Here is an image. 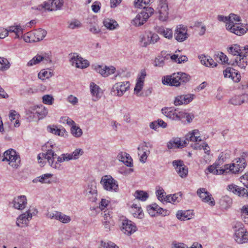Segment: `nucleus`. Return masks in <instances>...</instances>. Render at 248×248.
I'll use <instances>...</instances> for the list:
<instances>
[{"mask_svg":"<svg viewBox=\"0 0 248 248\" xmlns=\"http://www.w3.org/2000/svg\"><path fill=\"white\" fill-rule=\"evenodd\" d=\"M187 31V28L186 26L182 25H178L175 31V39L180 42L184 41L188 37Z\"/></svg>","mask_w":248,"mask_h":248,"instance_id":"nucleus-14","label":"nucleus"},{"mask_svg":"<svg viewBox=\"0 0 248 248\" xmlns=\"http://www.w3.org/2000/svg\"><path fill=\"white\" fill-rule=\"evenodd\" d=\"M178 73V79L179 82H180V86L181 84H184L188 82L190 80L191 77L189 75L183 72Z\"/></svg>","mask_w":248,"mask_h":248,"instance_id":"nucleus-37","label":"nucleus"},{"mask_svg":"<svg viewBox=\"0 0 248 248\" xmlns=\"http://www.w3.org/2000/svg\"><path fill=\"white\" fill-rule=\"evenodd\" d=\"M130 83L128 81L119 82L115 83L111 90V93L117 96H122L129 90Z\"/></svg>","mask_w":248,"mask_h":248,"instance_id":"nucleus-7","label":"nucleus"},{"mask_svg":"<svg viewBox=\"0 0 248 248\" xmlns=\"http://www.w3.org/2000/svg\"><path fill=\"white\" fill-rule=\"evenodd\" d=\"M140 44L142 47H147L148 45L151 44L149 35L147 36L140 35Z\"/></svg>","mask_w":248,"mask_h":248,"instance_id":"nucleus-42","label":"nucleus"},{"mask_svg":"<svg viewBox=\"0 0 248 248\" xmlns=\"http://www.w3.org/2000/svg\"><path fill=\"white\" fill-rule=\"evenodd\" d=\"M159 14V19L162 21H165L168 18L169 8L167 0H160L157 8Z\"/></svg>","mask_w":248,"mask_h":248,"instance_id":"nucleus-10","label":"nucleus"},{"mask_svg":"<svg viewBox=\"0 0 248 248\" xmlns=\"http://www.w3.org/2000/svg\"><path fill=\"white\" fill-rule=\"evenodd\" d=\"M103 223L107 231L110 230L114 225L113 220L110 218L108 220H104Z\"/></svg>","mask_w":248,"mask_h":248,"instance_id":"nucleus-56","label":"nucleus"},{"mask_svg":"<svg viewBox=\"0 0 248 248\" xmlns=\"http://www.w3.org/2000/svg\"><path fill=\"white\" fill-rule=\"evenodd\" d=\"M46 35V31L42 29H39L36 30L34 33L35 39L34 42L42 40Z\"/></svg>","mask_w":248,"mask_h":248,"instance_id":"nucleus-33","label":"nucleus"},{"mask_svg":"<svg viewBox=\"0 0 248 248\" xmlns=\"http://www.w3.org/2000/svg\"><path fill=\"white\" fill-rule=\"evenodd\" d=\"M178 75L179 73H173L170 76L164 77L162 80V83L164 85L171 86H180V82H179L178 79Z\"/></svg>","mask_w":248,"mask_h":248,"instance_id":"nucleus-16","label":"nucleus"},{"mask_svg":"<svg viewBox=\"0 0 248 248\" xmlns=\"http://www.w3.org/2000/svg\"><path fill=\"white\" fill-rule=\"evenodd\" d=\"M9 32H14L16 34L15 38H19L23 34V29L20 26H13L9 27L6 30Z\"/></svg>","mask_w":248,"mask_h":248,"instance_id":"nucleus-32","label":"nucleus"},{"mask_svg":"<svg viewBox=\"0 0 248 248\" xmlns=\"http://www.w3.org/2000/svg\"><path fill=\"white\" fill-rule=\"evenodd\" d=\"M179 117L180 119L178 121L182 123H190L194 118V115L192 113H187L185 111H179Z\"/></svg>","mask_w":248,"mask_h":248,"instance_id":"nucleus-26","label":"nucleus"},{"mask_svg":"<svg viewBox=\"0 0 248 248\" xmlns=\"http://www.w3.org/2000/svg\"><path fill=\"white\" fill-rule=\"evenodd\" d=\"M51 7L50 8L52 11H55L60 9L63 4V0H52L51 2ZM48 8H50L49 7Z\"/></svg>","mask_w":248,"mask_h":248,"instance_id":"nucleus-41","label":"nucleus"},{"mask_svg":"<svg viewBox=\"0 0 248 248\" xmlns=\"http://www.w3.org/2000/svg\"><path fill=\"white\" fill-rule=\"evenodd\" d=\"M156 209L157 214L161 215L163 216H166L169 215L170 214V211L169 210L164 209L163 208L160 207L158 205L157 208Z\"/></svg>","mask_w":248,"mask_h":248,"instance_id":"nucleus-62","label":"nucleus"},{"mask_svg":"<svg viewBox=\"0 0 248 248\" xmlns=\"http://www.w3.org/2000/svg\"><path fill=\"white\" fill-rule=\"evenodd\" d=\"M219 204L221 208L227 209L232 205V200L230 197L226 195L222 197L219 200Z\"/></svg>","mask_w":248,"mask_h":248,"instance_id":"nucleus-29","label":"nucleus"},{"mask_svg":"<svg viewBox=\"0 0 248 248\" xmlns=\"http://www.w3.org/2000/svg\"><path fill=\"white\" fill-rule=\"evenodd\" d=\"M10 67L8 60L4 57H0V71H4L8 70Z\"/></svg>","mask_w":248,"mask_h":248,"instance_id":"nucleus-38","label":"nucleus"},{"mask_svg":"<svg viewBox=\"0 0 248 248\" xmlns=\"http://www.w3.org/2000/svg\"><path fill=\"white\" fill-rule=\"evenodd\" d=\"M42 57L43 58L42 61L45 63L52 62L51 57L49 54L45 53L43 55H42Z\"/></svg>","mask_w":248,"mask_h":248,"instance_id":"nucleus-64","label":"nucleus"},{"mask_svg":"<svg viewBox=\"0 0 248 248\" xmlns=\"http://www.w3.org/2000/svg\"><path fill=\"white\" fill-rule=\"evenodd\" d=\"M153 0H135L134 2L135 7L138 8H144L146 5L152 2Z\"/></svg>","mask_w":248,"mask_h":248,"instance_id":"nucleus-43","label":"nucleus"},{"mask_svg":"<svg viewBox=\"0 0 248 248\" xmlns=\"http://www.w3.org/2000/svg\"><path fill=\"white\" fill-rule=\"evenodd\" d=\"M53 73L51 71L50 69L48 70H45L43 69L42 70L38 75V78L42 79V80H45L46 79H48L50 77H51L53 76Z\"/></svg>","mask_w":248,"mask_h":248,"instance_id":"nucleus-35","label":"nucleus"},{"mask_svg":"<svg viewBox=\"0 0 248 248\" xmlns=\"http://www.w3.org/2000/svg\"><path fill=\"white\" fill-rule=\"evenodd\" d=\"M100 248H119V247L115 243L111 241L108 242L101 241Z\"/></svg>","mask_w":248,"mask_h":248,"instance_id":"nucleus-54","label":"nucleus"},{"mask_svg":"<svg viewBox=\"0 0 248 248\" xmlns=\"http://www.w3.org/2000/svg\"><path fill=\"white\" fill-rule=\"evenodd\" d=\"M83 151L81 149H77L71 153L73 159H77L79 158L80 155L83 154Z\"/></svg>","mask_w":248,"mask_h":248,"instance_id":"nucleus-60","label":"nucleus"},{"mask_svg":"<svg viewBox=\"0 0 248 248\" xmlns=\"http://www.w3.org/2000/svg\"><path fill=\"white\" fill-rule=\"evenodd\" d=\"M144 83L140 81H137L135 87L134 88V92L136 94L138 95V93L141 91L143 87Z\"/></svg>","mask_w":248,"mask_h":248,"instance_id":"nucleus-59","label":"nucleus"},{"mask_svg":"<svg viewBox=\"0 0 248 248\" xmlns=\"http://www.w3.org/2000/svg\"><path fill=\"white\" fill-rule=\"evenodd\" d=\"M240 179L248 189L231 184L228 186V190L239 197L248 198V171L240 177Z\"/></svg>","mask_w":248,"mask_h":248,"instance_id":"nucleus-2","label":"nucleus"},{"mask_svg":"<svg viewBox=\"0 0 248 248\" xmlns=\"http://www.w3.org/2000/svg\"><path fill=\"white\" fill-rule=\"evenodd\" d=\"M195 98V95L192 93L183 94L176 96L173 103L175 106L187 105L191 102Z\"/></svg>","mask_w":248,"mask_h":248,"instance_id":"nucleus-9","label":"nucleus"},{"mask_svg":"<svg viewBox=\"0 0 248 248\" xmlns=\"http://www.w3.org/2000/svg\"><path fill=\"white\" fill-rule=\"evenodd\" d=\"M197 195L204 202L208 203L213 206L215 205V201L212 197L211 194L207 191L204 188H200L197 191Z\"/></svg>","mask_w":248,"mask_h":248,"instance_id":"nucleus-11","label":"nucleus"},{"mask_svg":"<svg viewBox=\"0 0 248 248\" xmlns=\"http://www.w3.org/2000/svg\"><path fill=\"white\" fill-rule=\"evenodd\" d=\"M192 216V211H178L176 214L177 218L180 220H186L191 218Z\"/></svg>","mask_w":248,"mask_h":248,"instance_id":"nucleus-30","label":"nucleus"},{"mask_svg":"<svg viewBox=\"0 0 248 248\" xmlns=\"http://www.w3.org/2000/svg\"><path fill=\"white\" fill-rule=\"evenodd\" d=\"M240 21V17L235 14H230L229 16V22L226 24V29L230 32L239 36L244 34L248 31V25L244 26L242 24L237 23Z\"/></svg>","mask_w":248,"mask_h":248,"instance_id":"nucleus-1","label":"nucleus"},{"mask_svg":"<svg viewBox=\"0 0 248 248\" xmlns=\"http://www.w3.org/2000/svg\"><path fill=\"white\" fill-rule=\"evenodd\" d=\"M172 165L179 176L182 178L186 177L188 173V169L181 160H174Z\"/></svg>","mask_w":248,"mask_h":248,"instance_id":"nucleus-18","label":"nucleus"},{"mask_svg":"<svg viewBox=\"0 0 248 248\" xmlns=\"http://www.w3.org/2000/svg\"><path fill=\"white\" fill-rule=\"evenodd\" d=\"M71 132L73 136L75 137H80L82 134V131L79 127L76 126V124L72 125L71 128Z\"/></svg>","mask_w":248,"mask_h":248,"instance_id":"nucleus-44","label":"nucleus"},{"mask_svg":"<svg viewBox=\"0 0 248 248\" xmlns=\"http://www.w3.org/2000/svg\"><path fill=\"white\" fill-rule=\"evenodd\" d=\"M236 160L235 165L240 168V170H243L246 166V161L245 158H238L236 159Z\"/></svg>","mask_w":248,"mask_h":248,"instance_id":"nucleus-53","label":"nucleus"},{"mask_svg":"<svg viewBox=\"0 0 248 248\" xmlns=\"http://www.w3.org/2000/svg\"><path fill=\"white\" fill-rule=\"evenodd\" d=\"M219 163L216 162L213 165L209 166L207 170L209 172L212 173L214 174H225L224 167L219 169Z\"/></svg>","mask_w":248,"mask_h":248,"instance_id":"nucleus-25","label":"nucleus"},{"mask_svg":"<svg viewBox=\"0 0 248 248\" xmlns=\"http://www.w3.org/2000/svg\"><path fill=\"white\" fill-rule=\"evenodd\" d=\"M154 12V10L153 8L144 7L141 12L138 14L132 20V24L136 26H140L143 25Z\"/></svg>","mask_w":248,"mask_h":248,"instance_id":"nucleus-4","label":"nucleus"},{"mask_svg":"<svg viewBox=\"0 0 248 248\" xmlns=\"http://www.w3.org/2000/svg\"><path fill=\"white\" fill-rule=\"evenodd\" d=\"M104 26L109 30H114L118 25L117 22L113 19L107 18L103 21Z\"/></svg>","mask_w":248,"mask_h":248,"instance_id":"nucleus-36","label":"nucleus"},{"mask_svg":"<svg viewBox=\"0 0 248 248\" xmlns=\"http://www.w3.org/2000/svg\"><path fill=\"white\" fill-rule=\"evenodd\" d=\"M31 114H32L34 117H37L38 119H41L45 117L47 113V109L42 105L37 106L33 108H31L29 110Z\"/></svg>","mask_w":248,"mask_h":248,"instance_id":"nucleus-19","label":"nucleus"},{"mask_svg":"<svg viewBox=\"0 0 248 248\" xmlns=\"http://www.w3.org/2000/svg\"><path fill=\"white\" fill-rule=\"evenodd\" d=\"M57 157V155L52 149H48L46 154L42 153L38 155V159L44 158L48 161L49 165L53 168L60 170L61 165L57 162H54V159Z\"/></svg>","mask_w":248,"mask_h":248,"instance_id":"nucleus-6","label":"nucleus"},{"mask_svg":"<svg viewBox=\"0 0 248 248\" xmlns=\"http://www.w3.org/2000/svg\"><path fill=\"white\" fill-rule=\"evenodd\" d=\"M179 193L173 194L171 195L166 196L164 199V202H170L173 204H175L176 202H178V195Z\"/></svg>","mask_w":248,"mask_h":248,"instance_id":"nucleus-48","label":"nucleus"},{"mask_svg":"<svg viewBox=\"0 0 248 248\" xmlns=\"http://www.w3.org/2000/svg\"><path fill=\"white\" fill-rule=\"evenodd\" d=\"M224 169L225 170V174L228 173L236 174L243 170H240V168L237 166L235 163H233L232 164L225 165Z\"/></svg>","mask_w":248,"mask_h":248,"instance_id":"nucleus-28","label":"nucleus"},{"mask_svg":"<svg viewBox=\"0 0 248 248\" xmlns=\"http://www.w3.org/2000/svg\"><path fill=\"white\" fill-rule=\"evenodd\" d=\"M156 208H157V204L156 203H153L147 206V212L151 217H155L157 214Z\"/></svg>","mask_w":248,"mask_h":248,"instance_id":"nucleus-46","label":"nucleus"},{"mask_svg":"<svg viewBox=\"0 0 248 248\" xmlns=\"http://www.w3.org/2000/svg\"><path fill=\"white\" fill-rule=\"evenodd\" d=\"M245 57H242L241 58H237L234 61L232 62L228 63L229 64H231L233 66L235 65H238L241 68H245L247 65V62L245 59Z\"/></svg>","mask_w":248,"mask_h":248,"instance_id":"nucleus-34","label":"nucleus"},{"mask_svg":"<svg viewBox=\"0 0 248 248\" xmlns=\"http://www.w3.org/2000/svg\"><path fill=\"white\" fill-rule=\"evenodd\" d=\"M117 157L120 161L123 162L127 166L131 167L133 166L132 159L127 153L125 152L119 153Z\"/></svg>","mask_w":248,"mask_h":248,"instance_id":"nucleus-24","label":"nucleus"},{"mask_svg":"<svg viewBox=\"0 0 248 248\" xmlns=\"http://www.w3.org/2000/svg\"><path fill=\"white\" fill-rule=\"evenodd\" d=\"M164 190L161 188L160 189H158L156 191V194L157 197L158 199L161 202H164V199L165 197H164Z\"/></svg>","mask_w":248,"mask_h":248,"instance_id":"nucleus-61","label":"nucleus"},{"mask_svg":"<svg viewBox=\"0 0 248 248\" xmlns=\"http://www.w3.org/2000/svg\"><path fill=\"white\" fill-rule=\"evenodd\" d=\"M73 159L72 155L71 154H62L57 157V162L62 163L64 161H68Z\"/></svg>","mask_w":248,"mask_h":248,"instance_id":"nucleus-47","label":"nucleus"},{"mask_svg":"<svg viewBox=\"0 0 248 248\" xmlns=\"http://www.w3.org/2000/svg\"><path fill=\"white\" fill-rule=\"evenodd\" d=\"M132 210H137V213L133 212V214L134 217H137L139 218H142L143 216L142 214V210L141 207H140L138 205L133 204L131 207Z\"/></svg>","mask_w":248,"mask_h":248,"instance_id":"nucleus-52","label":"nucleus"},{"mask_svg":"<svg viewBox=\"0 0 248 248\" xmlns=\"http://www.w3.org/2000/svg\"><path fill=\"white\" fill-rule=\"evenodd\" d=\"M53 174L51 173H46L43 174L40 176L37 177L35 179L33 180V182L36 181L39 182L41 183L44 184H50V179L52 177Z\"/></svg>","mask_w":248,"mask_h":248,"instance_id":"nucleus-31","label":"nucleus"},{"mask_svg":"<svg viewBox=\"0 0 248 248\" xmlns=\"http://www.w3.org/2000/svg\"><path fill=\"white\" fill-rule=\"evenodd\" d=\"M155 31L158 33L162 34L166 38L171 39L172 38L173 32L171 29L169 28H165L161 26H157L155 28Z\"/></svg>","mask_w":248,"mask_h":248,"instance_id":"nucleus-27","label":"nucleus"},{"mask_svg":"<svg viewBox=\"0 0 248 248\" xmlns=\"http://www.w3.org/2000/svg\"><path fill=\"white\" fill-rule=\"evenodd\" d=\"M177 109L173 108L165 107L161 109L162 113L167 117L174 121L180 119L179 117V112H177Z\"/></svg>","mask_w":248,"mask_h":248,"instance_id":"nucleus-20","label":"nucleus"},{"mask_svg":"<svg viewBox=\"0 0 248 248\" xmlns=\"http://www.w3.org/2000/svg\"><path fill=\"white\" fill-rule=\"evenodd\" d=\"M43 103L47 105H52L53 104L54 98L51 95H45L42 97Z\"/></svg>","mask_w":248,"mask_h":248,"instance_id":"nucleus-57","label":"nucleus"},{"mask_svg":"<svg viewBox=\"0 0 248 248\" xmlns=\"http://www.w3.org/2000/svg\"><path fill=\"white\" fill-rule=\"evenodd\" d=\"M86 196L92 202H95L97 200V192L96 183L94 181L91 182L86 189Z\"/></svg>","mask_w":248,"mask_h":248,"instance_id":"nucleus-15","label":"nucleus"},{"mask_svg":"<svg viewBox=\"0 0 248 248\" xmlns=\"http://www.w3.org/2000/svg\"><path fill=\"white\" fill-rule=\"evenodd\" d=\"M138 155H140V161L141 162L145 163L147 158V154L145 149L143 147H139L138 148Z\"/></svg>","mask_w":248,"mask_h":248,"instance_id":"nucleus-45","label":"nucleus"},{"mask_svg":"<svg viewBox=\"0 0 248 248\" xmlns=\"http://www.w3.org/2000/svg\"><path fill=\"white\" fill-rule=\"evenodd\" d=\"M135 224L127 219L122 221L121 230L125 234L130 235L137 231Z\"/></svg>","mask_w":248,"mask_h":248,"instance_id":"nucleus-12","label":"nucleus"},{"mask_svg":"<svg viewBox=\"0 0 248 248\" xmlns=\"http://www.w3.org/2000/svg\"><path fill=\"white\" fill-rule=\"evenodd\" d=\"M228 52L232 55L235 56H239L240 57H247V53H243L242 49L239 45L237 44H233L229 47Z\"/></svg>","mask_w":248,"mask_h":248,"instance_id":"nucleus-23","label":"nucleus"},{"mask_svg":"<svg viewBox=\"0 0 248 248\" xmlns=\"http://www.w3.org/2000/svg\"><path fill=\"white\" fill-rule=\"evenodd\" d=\"M37 213V211L35 209H29L25 213L20 215L17 218L16 225L21 228L23 227L24 225H27L28 221L31 219L32 216L35 215Z\"/></svg>","mask_w":248,"mask_h":248,"instance_id":"nucleus-8","label":"nucleus"},{"mask_svg":"<svg viewBox=\"0 0 248 248\" xmlns=\"http://www.w3.org/2000/svg\"><path fill=\"white\" fill-rule=\"evenodd\" d=\"M225 78H231L234 81L237 82L240 80V74L235 73V70L231 67H227L224 71Z\"/></svg>","mask_w":248,"mask_h":248,"instance_id":"nucleus-22","label":"nucleus"},{"mask_svg":"<svg viewBox=\"0 0 248 248\" xmlns=\"http://www.w3.org/2000/svg\"><path fill=\"white\" fill-rule=\"evenodd\" d=\"M89 30L91 32L94 34H96L100 31L98 26L94 23L93 25H91L90 27Z\"/></svg>","mask_w":248,"mask_h":248,"instance_id":"nucleus-63","label":"nucleus"},{"mask_svg":"<svg viewBox=\"0 0 248 248\" xmlns=\"http://www.w3.org/2000/svg\"><path fill=\"white\" fill-rule=\"evenodd\" d=\"M100 184L104 189L111 192H117L119 189L118 182L110 175H105L102 177Z\"/></svg>","mask_w":248,"mask_h":248,"instance_id":"nucleus-5","label":"nucleus"},{"mask_svg":"<svg viewBox=\"0 0 248 248\" xmlns=\"http://www.w3.org/2000/svg\"><path fill=\"white\" fill-rule=\"evenodd\" d=\"M42 55H37L31 60L27 63V66H31L39 63L42 61Z\"/></svg>","mask_w":248,"mask_h":248,"instance_id":"nucleus-51","label":"nucleus"},{"mask_svg":"<svg viewBox=\"0 0 248 248\" xmlns=\"http://www.w3.org/2000/svg\"><path fill=\"white\" fill-rule=\"evenodd\" d=\"M148 35H149V37L150 38V43L151 44H155L159 39V36L155 33H153L152 32H150V33Z\"/></svg>","mask_w":248,"mask_h":248,"instance_id":"nucleus-58","label":"nucleus"},{"mask_svg":"<svg viewBox=\"0 0 248 248\" xmlns=\"http://www.w3.org/2000/svg\"><path fill=\"white\" fill-rule=\"evenodd\" d=\"M57 214L58 215L56 216V217H57V220L63 223H68L71 220L70 217L69 216L62 214L61 212H57Z\"/></svg>","mask_w":248,"mask_h":248,"instance_id":"nucleus-50","label":"nucleus"},{"mask_svg":"<svg viewBox=\"0 0 248 248\" xmlns=\"http://www.w3.org/2000/svg\"><path fill=\"white\" fill-rule=\"evenodd\" d=\"M70 62L73 65H75L77 68L83 69L89 65V62L79 56L77 53H74L71 58Z\"/></svg>","mask_w":248,"mask_h":248,"instance_id":"nucleus-13","label":"nucleus"},{"mask_svg":"<svg viewBox=\"0 0 248 248\" xmlns=\"http://www.w3.org/2000/svg\"><path fill=\"white\" fill-rule=\"evenodd\" d=\"M12 204L13 207L19 210H23L27 204V200L24 195L16 197L14 198Z\"/></svg>","mask_w":248,"mask_h":248,"instance_id":"nucleus-17","label":"nucleus"},{"mask_svg":"<svg viewBox=\"0 0 248 248\" xmlns=\"http://www.w3.org/2000/svg\"><path fill=\"white\" fill-rule=\"evenodd\" d=\"M134 196L136 199L142 201H145L149 197L148 193L143 191H136L135 192Z\"/></svg>","mask_w":248,"mask_h":248,"instance_id":"nucleus-40","label":"nucleus"},{"mask_svg":"<svg viewBox=\"0 0 248 248\" xmlns=\"http://www.w3.org/2000/svg\"><path fill=\"white\" fill-rule=\"evenodd\" d=\"M90 89L91 93L93 96H95L97 98L100 97L99 92L101 89L98 86L92 82L90 84Z\"/></svg>","mask_w":248,"mask_h":248,"instance_id":"nucleus-39","label":"nucleus"},{"mask_svg":"<svg viewBox=\"0 0 248 248\" xmlns=\"http://www.w3.org/2000/svg\"><path fill=\"white\" fill-rule=\"evenodd\" d=\"M233 228L235 232L234 239L238 244H242L248 242V232L241 222H234Z\"/></svg>","mask_w":248,"mask_h":248,"instance_id":"nucleus-3","label":"nucleus"},{"mask_svg":"<svg viewBox=\"0 0 248 248\" xmlns=\"http://www.w3.org/2000/svg\"><path fill=\"white\" fill-rule=\"evenodd\" d=\"M229 103L234 106L240 105L243 103L240 95H234L229 100Z\"/></svg>","mask_w":248,"mask_h":248,"instance_id":"nucleus-49","label":"nucleus"},{"mask_svg":"<svg viewBox=\"0 0 248 248\" xmlns=\"http://www.w3.org/2000/svg\"><path fill=\"white\" fill-rule=\"evenodd\" d=\"M104 68L105 71L104 73V77H108L109 75L113 74L116 70V68L113 66H104Z\"/></svg>","mask_w":248,"mask_h":248,"instance_id":"nucleus-55","label":"nucleus"},{"mask_svg":"<svg viewBox=\"0 0 248 248\" xmlns=\"http://www.w3.org/2000/svg\"><path fill=\"white\" fill-rule=\"evenodd\" d=\"M186 146V141L184 140L182 141L180 138H173L167 143V147L169 149H175L178 148H183Z\"/></svg>","mask_w":248,"mask_h":248,"instance_id":"nucleus-21","label":"nucleus"}]
</instances>
